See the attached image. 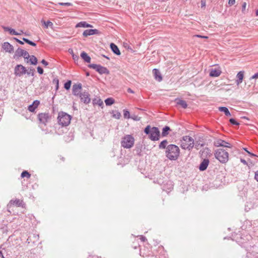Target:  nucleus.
Returning <instances> with one entry per match:
<instances>
[{"mask_svg":"<svg viewBox=\"0 0 258 258\" xmlns=\"http://www.w3.org/2000/svg\"><path fill=\"white\" fill-rule=\"evenodd\" d=\"M13 205H16L18 207H24L25 204L23 200L16 199L15 200H11L7 206L9 208H10Z\"/></svg>","mask_w":258,"mask_h":258,"instance_id":"obj_11","label":"nucleus"},{"mask_svg":"<svg viewBox=\"0 0 258 258\" xmlns=\"http://www.w3.org/2000/svg\"><path fill=\"white\" fill-rule=\"evenodd\" d=\"M92 25L91 24H89L87 23L85 21H81L79 23H78L76 26V27H83V28H91L92 27Z\"/></svg>","mask_w":258,"mask_h":258,"instance_id":"obj_24","label":"nucleus"},{"mask_svg":"<svg viewBox=\"0 0 258 258\" xmlns=\"http://www.w3.org/2000/svg\"><path fill=\"white\" fill-rule=\"evenodd\" d=\"M251 254V253L250 252L247 253V255H246L247 257L249 258Z\"/></svg>","mask_w":258,"mask_h":258,"instance_id":"obj_61","label":"nucleus"},{"mask_svg":"<svg viewBox=\"0 0 258 258\" xmlns=\"http://www.w3.org/2000/svg\"><path fill=\"white\" fill-rule=\"evenodd\" d=\"M72 84V81L71 80H68L67 82H66L64 84V88L68 90L70 89Z\"/></svg>","mask_w":258,"mask_h":258,"instance_id":"obj_36","label":"nucleus"},{"mask_svg":"<svg viewBox=\"0 0 258 258\" xmlns=\"http://www.w3.org/2000/svg\"><path fill=\"white\" fill-rule=\"evenodd\" d=\"M37 70L38 73L39 74L42 75L43 74L44 71H43V69L41 67H40L39 66L37 68Z\"/></svg>","mask_w":258,"mask_h":258,"instance_id":"obj_44","label":"nucleus"},{"mask_svg":"<svg viewBox=\"0 0 258 258\" xmlns=\"http://www.w3.org/2000/svg\"><path fill=\"white\" fill-rule=\"evenodd\" d=\"M135 150L137 152V155H138L139 156L141 155L142 149H141V147L140 146H136Z\"/></svg>","mask_w":258,"mask_h":258,"instance_id":"obj_40","label":"nucleus"},{"mask_svg":"<svg viewBox=\"0 0 258 258\" xmlns=\"http://www.w3.org/2000/svg\"><path fill=\"white\" fill-rule=\"evenodd\" d=\"M137 116L136 115H134V116L131 117V118H133L135 120H139V119L137 118Z\"/></svg>","mask_w":258,"mask_h":258,"instance_id":"obj_57","label":"nucleus"},{"mask_svg":"<svg viewBox=\"0 0 258 258\" xmlns=\"http://www.w3.org/2000/svg\"><path fill=\"white\" fill-rule=\"evenodd\" d=\"M35 69L32 68H29L28 70H27V74L28 75H31V76H34L35 75Z\"/></svg>","mask_w":258,"mask_h":258,"instance_id":"obj_34","label":"nucleus"},{"mask_svg":"<svg viewBox=\"0 0 258 258\" xmlns=\"http://www.w3.org/2000/svg\"><path fill=\"white\" fill-rule=\"evenodd\" d=\"M37 118L40 123L46 125L51 119V115L49 113H40L37 115Z\"/></svg>","mask_w":258,"mask_h":258,"instance_id":"obj_7","label":"nucleus"},{"mask_svg":"<svg viewBox=\"0 0 258 258\" xmlns=\"http://www.w3.org/2000/svg\"><path fill=\"white\" fill-rule=\"evenodd\" d=\"M82 89V84L81 83L75 84L73 86L72 93L74 95L76 96H80L81 90Z\"/></svg>","mask_w":258,"mask_h":258,"instance_id":"obj_14","label":"nucleus"},{"mask_svg":"<svg viewBox=\"0 0 258 258\" xmlns=\"http://www.w3.org/2000/svg\"><path fill=\"white\" fill-rule=\"evenodd\" d=\"M140 239L143 242H145V241H146L147 240L146 237L145 236H143V235L140 236Z\"/></svg>","mask_w":258,"mask_h":258,"instance_id":"obj_50","label":"nucleus"},{"mask_svg":"<svg viewBox=\"0 0 258 258\" xmlns=\"http://www.w3.org/2000/svg\"><path fill=\"white\" fill-rule=\"evenodd\" d=\"M52 83L55 85V89L57 90L59 88V80L57 78H54L52 80Z\"/></svg>","mask_w":258,"mask_h":258,"instance_id":"obj_35","label":"nucleus"},{"mask_svg":"<svg viewBox=\"0 0 258 258\" xmlns=\"http://www.w3.org/2000/svg\"><path fill=\"white\" fill-rule=\"evenodd\" d=\"M39 104H40L39 101H38L37 100L34 101L32 104L29 105L28 108V110L31 112H34L36 108H37V107L38 106Z\"/></svg>","mask_w":258,"mask_h":258,"instance_id":"obj_19","label":"nucleus"},{"mask_svg":"<svg viewBox=\"0 0 258 258\" xmlns=\"http://www.w3.org/2000/svg\"><path fill=\"white\" fill-rule=\"evenodd\" d=\"M195 145L194 140L188 136L182 137L180 147L183 149H187L189 151L191 150Z\"/></svg>","mask_w":258,"mask_h":258,"instance_id":"obj_5","label":"nucleus"},{"mask_svg":"<svg viewBox=\"0 0 258 258\" xmlns=\"http://www.w3.org/2000/svg\"><path fill=\"white\" fill-rule=\"evenodd\" d=\"M144 133L149 135V139L153 141H158L160 135V131L157 127H151L150 125H147L144 129Z\"/></svg>","mask_w":258,"mask_h":258,"instance_id":"obj_2","label":"nucleus"},{"mask_svg":"<svg viewBox=\"0 0 258 258\" xmlns=\"http://www.w3.org/2000/svg\"><path fill=\"white\" fill-rule=\"evenodd\" d=\"M26 73V68L22 64H17L14 68V74L17 77H20Z\"/></svg>","mask_w":258,"mask_h":258,"instance_id":"obj_10","label":"nucleus"},{"mask_svg":"<svg viewBox=\"0 0 258 258\" xmlns=\"http://www.w3.org/2000/svg\"><path fill=\"white\" fill-rule=\"evenodd\" d=\"M169 183V187L168 188V189H171L173 188V185L172 184V182L170 181H168L167 183Z\"/></svg>","mask_w":258,"mask_h":258,"instance_id":"obj_54","label":"nucleus"},{"mask_svg":"<svg viewBox=\"0 0 258 258\" xmlns=\"http://www.w3.org/2000/svg\"><path fill=\"white\" fill-rule=\"evenodd\" d=\"M123 116L125 118H131V117L130 116V112L127 110H126V109L123 110Z\"/></svg>","mask_w":258,"mask_h":258,"instance_id":"obj_37","label":"nucleus"},{"mask_svg":"<svg viewBox=\"0 0 258 258\" xmlns=\"http://www.w3.org/2000/svg\"><path fill=\"white\" fill-rule=\"evenodd\" d=\"M153 73L154 74L155 80H157L159 82H160L162 80V77L161 75V73L158 69H154L153 70Z\"/></svg>","mask_w":258,"mask_h":258,"instance_id":"obj_21","label":"nucleus"},{"mask_svg":"<svg viewBox=\"0 0 258 258\" xmlns=\"http://www.w3.org/2000/svg\"><path fill=\"white\" fill-rule=\"evenodd\" d=\"M58 5L64 6H72L73 4L71 3H59Z\"/></svg>","mask_w":258,"mask_h":258,"instance_id":"obj_42","label":"nucleus"},{"mask_svg":"<svg viewBox=\"0 0 258 258\" xmlns=\"http://www.w3.org/2000/svg\"><path fill=\"white\" fill-rule=\"evenodd\" d=\"M206 7V1L205 0L201 1V8Z\"/></svg>","mask_w":258,"mask_h":258,"instance_id":"obj_53","label":"nucleus"},{"mask_svg":"<svg viewBox=\"0 0 258 258\" xmlns=\"http://www.w3.org/2000/svg\"><path fill=\"white\" fill-rule=\"evenodd\" d=\"M80 56L84 60L85 62L89 63L91 61V57L85 51L81 52Z\"/></svg>","mask_w":258,"mask_h":258,"instance_id":"obj_23","label":"nucleus"},{"mask_svg":"<svg viewBox=\"0 0 258 258\" xmlns=\"http://www.w3.org/2000/svg\"><path fill=\"white\" fill-rule=\"evenodd\" d=\"M72 51V57L73 58V59L74 60L75 62H78L79 60V56L77 55H76L73 52V50H71Z\"/></svg>","mask_w":258,"mask_h":258,"instance_id":"obj_39","label":"nucleus"},{"mask_svg":"<svg viewBox=\"0 0 258 258\" xmlns=\"http://www.w3.org/2000/svg\"><path fill=\"white\" fill-rule=\"evenodd\" d=\"M243 149L244 151H246V152H247V153L249 155V156H250V157H255V156H256V155L255 154H253V153H251V152H249V151L247 150V148H243Z\"/></svg>","mask_w":258,"mask_h":258,"instance_id":"obj_43","label":"nucleus"},{"mask_svg":"<svg viewBox=\"0 0 258 258\" xmlns=\"http://www.w3.org/2000/svg\"><path fill=\"white\" fill-rule=\"evenodd\" d=\"M196 36H197L198 37L204 38H208L207 36H203L200 35H196Z\"/></svg>","mask_w":258,"mask_h":258,"instance_id":"obj_58","label":"nucleus"},{"mask_svg":"<svg viewBox=\"0 0 258 258\" xmlns=\"http://www.w3.org/2000/svg\"><path fill=\"white\" fill-rule=\"evenodd\" d=\"M258 78V72L254 74L253 76H252L250 78V80H251L252 79H256Z\"/></svg>","mask_w":258,"mask_h":258,"instance_id":"obj_47","label":"nucleus"},{"mask_svg":"<svg viewBox=\"0 0 258 258\" xmlns=\"http://www.w3.org/2000/svg\"><path fill=\"white\" fill-rule=\"evenodd\" d=\"M102 56H103V57H104L106 58L107 59H109V58L108 57L106 56V55H102Z\"/></svg>","mask_w":258,"mask_h":258,"instance_id":"obj_63","label":"nucleus"},{"mask_svg":"<svg viewBox=\"0 0 258 258\" xmlns=\"http://www.w3.org/2000/svg\"><path fill=\"white\" fill-rule=\"evenodd\" d=\"M41 62L45 66H47L48 64V62L46 61L45 59H42Z\"/></svg>","mask_w":258,"mask_h":258,"instance_id":"obj_52","label":"nucleus"},{"mask_svg":"<svg viewBox=\"0 0 258 258\" xmlns=\"http://www.w3.org/2000/svg\"><path fill=\"white\" fill-rule=\"evenodd\" d=\"M115 102V100L112 98H108L105 100V103L107 106L112 105Z\"/></svg>","mask_w":258,"mask_h":258,"instance_id":"obj_31","label":"nucleus"},{"mask_svg":"<svg viewBox=\"0 0 258 258\" xmlns=\"http://www.w3.org/2000/svg\"><path fill=\"white\" fill-rule=\"evenodd\" d=\"M29 59L27 60V62H30L31 64L36 65L38 63V60L36 56L34 55H30Z\"/></svg>","mask_w":258,"mask_h":258,"instance_id":"obj_26","label":"nucleus"},{"mask_svg":"<svg viewBox=\"0 0 258 258\" xmlns=\"http://www.w3.org/2000/svg\"><path fill=\"white\" fill-rule=\"evenodd\" d=\"M127 92L128 93H134L133 91L131 88H128Z\"/></svg>","mask_w":258,"mask_h":258,"instance_id":"obj_59","label":"nucleus"},{"mask_svg":"<svg viewBox=\"0 0 258 258\" xmlns=\"http://www.w3.org/2000/svg\"><path fill=\"white\" fill-rule=\"evenodd\" d=\"M221 74V71L217 69H212L210 72V76L217 77L219 76Z\"/></svg>","mask_w":258,"mask_h":258,"instance_id":"obj_25","label":"nucleus"},{"mask_svg":"<svg viewBox=\"0 0 258 258\" xmlns=\"http://www.w3.org/2000/svg\"><path fill=\"white\" fill-rule=\"evenodd\" d=\"M219 110L221 112H223L225 115L229 116H231V113L229 112L228 109L226 107H219Z\"/></svg>","mask_w":258,"mask_h":258,"instance_id":"obj_29","label":"nucleus"},{"mask_svg":"<svg viewBox=\"0 0 258 258\" xmlns=\"http://www.w3.org/2000/svg\"><path fill=\"white\" fill-rule=\"evenodd\" d=\"M204 145L203 144H200V143H198V142H196V143H195V145H194V146H195V148L197 149H199V146L203 147V146H204Z\"/></svg>","mask_w":258,"mask_h":258,"instance_id":"obj_46","label":"nucleus"},{"mask_svg":"<svg viewBox=\"0 0 258 258\" xmlns=\"http://www.w3.org/2000/svg\"><path fill=\"white\" fill-rule=\"evenodd\" d=\"M229 122L233 125H238L239 124V123L234 118H230L229 119Z\"/></svg>","mask_w":258,"mask_h":258,"instance_id":"obj_41","label":"nucleus"},{"mask_svg":"<svg viewBox=\"0 0 258 258\" xmlns=\"http://www.w3.org/2000/svg\"><path fill=\"white\" fill-rule=\"evenodd\" d=\"M4 29L6 30V31H9L10 33L11 34V35H21V33H18L17 32V31H16L14 29H12L11 28H9V27H5L4 28Z\"/></svg>","mask_w":258,"mask_h":258,"instance_id":"obj_30","label":"nucleus"},{"mask_svg":"<svg viewBox=\"0 0 258 258\" xmlns=\"http://www.w3.org/2000/svg\"><path fill=\"white\" fill-rule=\"evenodd\" d=\"M0 258H4L3 254L1 251H0Z\"/></svg>","mask_w":258,"mask_h":258,"instance_id":"obj_60","label":"nucleus"},{"mask_svg":"<svg viewBox=\"0 0 258 258\" xmlns=\"http://www.w3.org/2000/svg\"><path fill=\"white\" fill-rule=\"evenodd\" d=\"M240 162L245 165H247V162L246 161L242 158L240 159Z\"/></svg>","mask_w":258,"mask_h":258,"instance_id":"obj_55","label":"nucleus"},{"mask_svg":"<svg viewBox=\"0 0 258 258\" xmlns=\"http://www.w3.org/2000/svg\"><path fill=\"white\" fill-rule=\"evenodd\" d=\"M110 47L112 51L117 55H120L121 53L117 46L113 43H111Z\"/></svg>","mask_w":258,"mask_h":258,"instance_id":"obj_22","label":"nucleus"},{"mask_svg":"<svg viewBox=\"0 0 258 258\" xmlns=\"http://www.w3.org/2000/svg\"><path fill=\"white\" fill-rule=\"evenodd\" d=\"M60 159L61 160V161H64V160H65L64 158V157H61L60 158Z\"/></svg>","mask_w":258,"mask_h":258,"instance_id":"obj_62","label":"nucleus"},{"mask_svg":"<svg viewBox=\"0 0 258 258\" xmlns=\"http://www.w3.org/2000/svg\"><path fill=\"white\" fill-rule=\"evenodd\" d=\"M209 162L210 161L208 159H204L199 165V170L201 171L206 170L209 164Z\"/></svg>","mask_w":258,"mask_h":258,"instance_id":"obj_16","label":"nucleus"},{"mask_svg":"<svg viewBox=\"0 0 258 258\" xmlns=\"http://www.w3.org/2000/svg\"><path fill=\"white\" fill-rule=\"evenodd\" d=\"M135 139L132 135H127L122 138L121 145L124 148H132L134 144Z\"/></svg>","mask_w":258,"mask_h":258,"instance_id":"obj_6","label":"nucleus"},{"mask_svg":"<svg viewBox=\"0 0 258 258\" xmlns=\"http://www.w3.org/2000/svg\"><path fill=\"white\" fill-rule=\"evenodd\" d=\"M22 178L26 177L27 178H30L31 177V174L26 170L23 171L21 174Z\"/></svg>","mask_w":258,"mask_h":258,"instance_id":"obj_32","label":"nucleus"},{"mask_svg":"<svg viewBox=\"0 0 258 258\" xmlns=\"http://www.w3.org/2000/svg\"><path fill=\"white\" fill-rule=\"evenodd\" d=\"M72 118V116L68 113L60 111L58 114L57 122L62 126H67L70 124Z\"/></svg>","mask_w":258,"mask_h":258,"instance_id":"obj_3","label":"nucleus"},{"mask_svg":"<svg viewBox=\"0 0 258 258\" xmlns=\"http://www.w3.org/2000/svg\"><path fill=\"white\" fill-rule=\"evenodd\" d=\"M246 6V3L245 2L243 3L242 5V12H244V11L245 10Z\"/></svg>","mask_w":258,"mask_h":258,"instance_id":"obj_49","label":"nucleus"},{"mask_svg":"<svg viewBox=\"0 0 258 258\" xmlns=\"http://www.w3.org/2000/svg\"><path fill=\"white\" fill-rule=\"evenodd\" d=\"M255 15L256 16H258V9L256 11Z\"/></svg>","mask_w":258,"mask_h":258,"instance_id":"obj_64","label":"nucleus"},{"mask_svg":"<svg viewBox=\"0 0 258 258\" xmlns=\"http://www.w3.org/2000/svg\"><path fill=\"white\" fill-rule=\"evenodd\" d=\"M171 131L170 128L168 126H165L162 129V132L161 133V136L163 137H166L168 134L169 131Z\"/></svg>","mask_w":258,"mask_h":258,"instance_id":"obj_27","label":"nucleus"},{"mask_svg":"<svg viewBox=\"0 0 258 258\" xmlns=\"http://www.w3.org/2000/svg\"><path fill=\"white\" fill-rule=\"evenodd\" d=\"M168 142L166 140L162 141L159 145V148L160 149H166V157L170 160H177L180 154L179 147L174 144L167 145Z\"/></svg>","mask_w":258,"mask_h":258,"instance_id":"obj_1","label":"nucleus"},{"mask_svg":"<svg viewBox=\"0 0 258 258\" xmlns=\"http://www.w3.org/2000/svg\"><path fill=\"white\" fill-rule=\"evenodd\" d=\"M244 71H240L236 75V80L235 82L237 85H240L243 81L244 78Z\"/></svg>","mask_w":258,"mask_h":258,"instance_id":"obj_18","label":"nucleus"},{"mask_svg":"<svg viewBox=\"0 0 258 258\" xmlns=\"http://www.w3.org/2000/svg\"><path fill=\"white\" fill-rule=\"evenodd\" d=\"M235 3V0H229L228 4L230 6H232Z\"/></svg>","mask_w":258,"mask_h":258,"instance_id":"obj_51","label":"nucleus"},{"mask_svg":"<svg viewBox=\"0 0 258 258\" xmlns=\"http://www.w3.org/2000/svg\"><path fill=\"white\" fill-rule=\"evenodd\" d=\"M214 145L216 147H224L231 148L232 146L229 143L220 139H217L214 142Z\"/></svg>","mask_w":258,"mask_h":258,"instance_id":"obj_12","label":"nucleus"},{"mask_svg":"<svg viewBox=\"0 0 258 258\" xmlns=\"http://www.w3.org/2000/svg\"><path fill=\"white\" fill-rule=\"evenodd\" d=\"M112 116L115 118L119 119L121 116V114L119 112H117L115 114H114Z\"/></svg>","mask_w":258,"mask_h":258,"instance_id":"obj_45","label":"nucleus"},{"mask_svg":"<svg viewBox=\"0 0 258 258\" xmlns=\"http://www.w3.org/2000/svg\"><path fill=\"white\" fill-rule=\"evenodd\" d=\"M43 24L46 28H47L48 27H52L53 26V23L50 21H48L47 22L43 21Z\"/></svg>","mask_w":258,"mask_h":258,"instance_id":"obj_38","label":"nucleus"},{"mask_svg":"<svg viewBox=\"0 0 258 258\" xmlns=\"http://www.w3.org/2000/svg\"><path fill=\"white\" fill-rule=\"evenodd\" d=\"M93 105H98L99 106H101L103 105L102 100L99 98H96L93 99L92 101Z\"/></svg>","mask_w":258,"mask_h":258,"instance_id":"obj_28","label":"nucleus"},{"mask_svg":"<svg viewBox=\"0 0 258 258\" xmlns=\"http://www.w3.org/2000/svg\"><path fill=\"white\" fill-rule=\"evenodd\" d=\"M3 49L6 52L9 53H13L14 52V47L10 43L5 42L2 44Z\"/></svg>","mask_w":258,"mask_h":258,"instance_id":"obj_15","label":"nucleus"},{"mask_svg":"<svg viewBox=\"0 0 258 258\" xmlns=\"http://www.w3.org/2000/svg\"><path fill=\"white\" fill-rule=\"evenodd\" d=\"M21 56H23L25 59L28 60L30 57V55L26 50L19 47L15 52L14 58H19Z\"/></svg>","mask_w":258,"mask_h":258,"instance_id":"obj_9","label":"nucleus"},{"mask_svg":"<svg viewBox=\"0 0 258 258\" xmlns=\"http://www.w3.org/2000/svg\"><path fill=\"white\" fill-rule=\"evenodd\" d=\"M254 178L258 182V171L255 173Z\"/></svg>","mask_w":258,"mask_h":258,"instance_id":"obj_56","label":"nucleus"},{"mask_svg":"<svg viewBox=\"0 0 258 258\" xmlns=\"http://www.w3.org/2000/svg\"><path fill=\"white\" fill-rule=\"evenodd\" d=\"M215 158L221 163H226L229 160V153L223 149H217L214 154Z\"/></svg>","mask_w":258,"mask_h":258,"instance_id":"obj_4","label":"nucleus"},{"mask_svg":"<svg viewBox=\"0 0 258 258\" xmlns=\"http://www.w3.org/2000/svg\"><path fill=\"white\" fill-rule=\"evenodd\" d=\"M22 40H23V41L25 42L27 44H29V45H31L32 46H36V44L35 42H34L29 40L27 38H26L24 37V38H22Z\"/></svg>","mask_w":258,"mask_h":258,"instance_id":"obj_33","label":"nucleus"},{"mask_svg":"<svg viewBox=\"0 0 258 258\" xmlns=\"http://www.w3.org/2000/svg\"><path fill=\"white\" fill-rule=\"evenodd\" d=\"M80 98L82 102H83L85 104H88L91 101L90 95L88 92L84 91L80 93Z\"/></svg>","mask_w":258,"mask_h":258,"instance_id":"obj_13","label":"nucleus"},{"mask_svg":"<svg viewBox=\"0 0 258 258\" xmlns=\"http://www.w3.org/2000/svg\"><path fill=\"white\" fill-rule=\"evenodd\" d=\"M99 33V30L97 29H87L84 31L83 35L84 37H87L94 34H98Z\"/></svg>","mask_w":258,"mask_h":258,"instance_id":"obj_17","label":"nucleus"},{"mask_svg":"<svg viewBox=\"0 0 258 258\" xmlns=\"http://www.w3.org/2000/svg\"><path fill=\"white\" fill-rule=\"evenodd\" d=\"M175 102H176L177 105L180 106L182 108L185 109L187 107L186 102L180 98H176L175 99Z\"/></svg>","mask_w":258,"mask_h":258,"instance_id":"obj_20","label":"nucleus"},{"mask_svg":"<svg viewBox=\"0 0 258 258\" xmlns=\"http://www.w3.org/2000/svg\"><path fill=\"white\" fill-rule=\"evenodd\" d=\"M89 68H92L95 70L100 74H109V70L105 67H104L100 64H90L88 65Z\"/></svg>","mask_w":258,"mask_h":258,"instance_id":"obj_8","label":"nucleus"},{"mask_svg":"<svg viewBox=\"0 0 258 258\" xmlns=\"http://www.w3.org/2000/svg\"><path fill=\"white\" fill-rule=\"evenodd\" d=\"M13 39L16 40L17 42H18L19 44H21V45H23L24 44V42L18 39V38H13Z\"/></svg>","mask_w":258,"mask_h":258,"instance_id":"obj_48","label":"nucleus"}]
</instances>
